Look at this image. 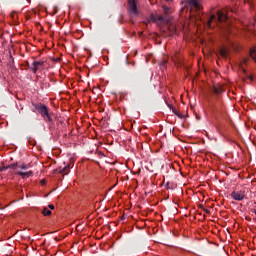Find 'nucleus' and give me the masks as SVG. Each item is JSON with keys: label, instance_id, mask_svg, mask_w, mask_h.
Wrapping results in <instances>:
<instances>
[{"label": "nucleus", "instance_id": "obj_28", "mask_svg": "<svg viewBox=\"0 0 256 256\" xmlns=\"http://www.w3.org/2000/svg\"><path fill=\"white\" fill-rule=\"evenodd\" d=\"M243 73H246V70H245V69H243Z\"/></svg>", "mask_w": 256, "mask_h": 256}, {"label": "nucleus", "instance_id": "obj_19", "mask_svg": "<svg viewBox=\"0 0 256 256\" xmlns=\"http://www.w3.org/2000/svg\"><path fill=\"white\" fill-rule=\"evenodd\" d=\"M7 170H8L7 166H0V173L4 172V171H7Z\"/></svg>", "mask_w": 256, "mask_h": 256}, {"label": "nucleus", "instance_id": "obj_3", "mask_svg": "<svg viewBox=\"0 0 256 256\" xmlns=\"http://www.w3.org/2000/svg\"><path fill=\"white\" fill-rule=\"evenodd\" d=\"M228 11L229 10L227 8L218 11L217 12V20L216 21L220 22V23L225 22L228 19V17H229Z\"/></svg>", "mask_w": 256, "mask_h": 256}, {"label": "nucleus", "instance_id": "obj_5", "mask_svg": "<svg viewBox=\"0 0 256 256\" xmlns=\"http://www.w3.org/2000/svg\"><path fill=\"white\" fill-rule=\"evenodd\" d=\"M44 65H45L44 61H34L30 69L31 71H33V73H37V71H39L41 67H44Z\"/></svg>", "mask_w": 256, "mask_h": 256}, {"label": "nucleus", "instance_id": "obj_13", "mask_svg": "<svg viewBox=\"0 0 256 256\" xmlns=\"http://www.w3.org/2000/svg\"><path fill=\"white\" fill-rule=\"evenodd\" d=\"M162 9H163L164 14H166V15L171 14V9H170L169 7H167V6L164 5V6L162 7Z\"/></svg>", "mask_w": 256, "mask_h": 256}, {"label": "nucleus", "instance_id": "obj_4", "mask_svg": "<svg viewBox=\"0 0 256 256\" xmlns=\"http://www.w3.org/2000/svg\"><path fill=\"white\" fill-rule=\"evenodd\" d=\"M231 198L234 200V201H238V202H241L244 200L245 198V191L243 190H239V191H233L231 194H230Z\"/></svg>", "mask_w": 256, "mask_h": 256}, {"label": "nucleus", "instance_id": "obj_16", "mask_svg": "<svg viewBox=\"0 0 256 256\" xmlns=\"http://www.w3.org/2000/svg\"><path fill=\"white\" fill-rule=\"evenodd\" d=\"M215 19H216V16L215 15H211V17L208 20L209 27H211V22H213Z\"/></svg>", "mask_w": 256, "mask_h": 256}, {"label": "nucleus", "instance_id": "obj_23", "mask_svg": "<svg viewBox=\"0 0 256 256\" xmlns=\"http://www.w3.org/2000/svg\"><path fill=\"white\" fill-rule=\"evenodd\" d=\"M162 65H167V60H163Z\"/></svg>", "mask_w": 256, "mask_h": 256}, {"label": "nucleus", "instance_id": "obj_2", "mask_svg": "<svg viewBox=\"0 0 256 256\" xmlns=\"http://www.w3.org/2000/svg\"><path fill=\"white\" fill-rule=\"evenodd\" d=\"M128 10L130 14L139 15L137 0H128Z\"/></svg>", "mask_w": 256, "mask_h": 256}, {"label": "nucleus", "instance_id": "obj_14", "mask_svg": "<svg viewBox=\"0 0 256 256\" xmlns=\"http://www.w3.org/2000/svg\"><path fill=\"white\" fill-rule=\"evenodd\" d=\"M18 168L21 169V170H28L29 166L26 165V164H21V165H18Z\"/></svg>", "mask_w": 256, "mask_h": 256}, {"label": "nucleus", "instance_id": "obj_22", "mask_svg": "<svg viewBox=\"0 0 256 256\" xmlns=\"http://www.w3.org/2000/svg\"><path fill=\"white\" fill-rule=\"evenodd\" d=\"M203 211H204L206 214H210V211H209L208 209L203 208Z\"/></svg>", "mask_w": 256, "mask_h": 256}, {"label": "nucleus", "instance_id": "obj_21", "mask_svg": "<svg viewBox=\"0 0 256 256\" xmlns=\"http://www.w3.org/2000/svg\"><path fill=\"white\" fill-rule=\"evenodd\" d=\"M48 208H49L50 210H55V206H54L53 204H49V205H48Z\"/></svg>", "mask_w": 256, "mask_h": 256}, {"label": "nucleus", "instance_id": "obj_29", "mask_svg": "<svg viewBox=\"0 0 256 256\" xmlns=\"http://www.w3.org/2000/svg\"><path fill=\"white\" fill-rule=\"evenodd\" d=\"M166 1L170 2V1H173V0H166Z\"/></svg>", "mask_w": 256, "mask_h": 256}, {"label": "nucleus", "instance_id": "obj_10", "mask_svg": "<svg viewBox=\"0 0 256 256\" xmlns=\"http://www.w3.org/2000/svg\"><path fill=\"white\" fill-rule=\"evenodd\" d=\"M250 57L255 61L256 63V49L255 48H251L250 52H249Z\"/></svg>", "mask_w": 256, "mask_h": 256}, {"label": "nucleus", "instance_id": "obj_7", "mask_svg": "<svg viewBox=\"0 0 256 256\" xmlns=\"http://www.w3.org/2000/svg\"><path fill=\"white\" fill-rule=\"evenodd\" d=\"M16 175L22 177V179H26V178L31 177L33 175V172L32 171H28V172L17 171Z\"/></svg>", "mask_w": 256, "mask_h": 256}, {"label": "nucleus", "instance_id": "obj_12", "mask_svg": "<svg viewBox=\"0 0 256 256\" xmlns=\"http://www.w3.org/2000/svg\"><path fill=\"white\" fill-rule=\"evenodd\" d=\"M219 53H220L221 57H223V58L227 57V55H228V51L225 48H221Z\"/></svg>", "mask_w": 256, "mask_h": 256}, {"label": "nucleus", "instance_id": "obj_27", "mask_svg": "<svg viewBox=\"0 0 256 256\" xmlns=\"http://www.w3.org/2000/svg\"><path fill=\"white\" fill-rule=\"evenodd\" d=\"M46 182H45V180H42V184H45Z\"/></svg>", "mask_w": 256, "mask_h": 256}, {"label": "nucleus", "instance_id": "obj_17", "mask_svg": "<svg viewBox=\"0 0 256 256\" xmlns=\"http://www.w3.org/2000/svg\"><path fill=\"white\" fill-rule=\"evenodd\" d=\"M17 167H19L18 164H11L9 166H6V168H8V169H16Z\"/></svg>", "mask_w": 256, "mask_h": 256}, {"label": "nucleus", "instance_id": "obj_26", "mask_svg": "<svg viewBox=\"0 0 256 256\" xmlns=\"http://www.w3.org/2000/svg\"><path fill=\"white\" fill-rule=\"evenodd\" d=\"M253 213L256 215V209L253 210Z\"/></svg>", "mask_w": 256, "mask_h": 256}, {"label": "nucleus", "instance_id": "obj_20", "mask_svg": "<svg viewBox=\"0 0 256 256\" xmlns=\"http://www.w3.org/2000/svg\"><path fill=\"white\" fill-rule=\"evenodd\" d=\"M214 93H216V95H219L221 93V89L220 88H214Z\"/></svg>", "mask_w": 256, "mask_h": 256}, {"label": "nucleus", "instance_id": "obj_1", "mask_svg": "<svg viewBox=\"0 0 256 256\" xmlns=\"http://www.w3.org/2000/svg\"><path fill=\"white\" fill-rule=\"evenodd\" d=\"M32 106L34 108L32 110L33 113H39L40 116L44 119V121H46L48 123L53 122V119L49 113V107L47 105H44L42 103H38V104L32 103Z\"/></svg>", "mask_w": 256, "mask_h": 256}, {"label": "nucleus", "instance_id": "obj_24", "mask_svg": "<svg viewBox=\"0 0 256 256\" xmlns=\"http://www.w3.org/2000/svg\"><path fill=\"white\" fill-rule=\"evenodd\" d=\"M248 79H250V81H253V76H248Z\"/></svg>", "mask_w": 256, "mask_h": 256}, {"label": "nucleus", "instance_id": "obj_15", "mask_svg": "<svg viewBox=\"0 0 256 256\" xmlns=\"http://www.w3.org/2000/svg\"><path fill=\"white\" fill-rule=\"evenodd\" d=\"M157 21L165 22V17H163L162 15H158V16H156V22Z\"/></svg>", "mask_w": 256, "mask_h": 256}, {"label": "nucleus", "instance_id": "obj_11", "mask_svg": "<svg viewBox=\"0 0 256 256\" xmlns=\"http://www.w3.org/2000/svg\"><path fill=\"white\" fill-rule=\"evenodd\" d=\"M168 107L170 108V110H172L173 114L178 116L179 118H181V114H179V112L177 111V109L173 108V105L168 104Z\"/></svg>", "mask_w": 256, "mask_h": 256}, {"label": "nucleus", "instance_id": "obj_8", "mask_svg": "<svg viewBox=\"0 0 256 256\" xmlns=\"http://www.w3.org/2000/svg\"><path fill=\"white\" fill-rule=\"evenodd\" d=\"M188 4L194 7L196 10H201V4H199V0H188Z\"/></svg>", "mask_w": 256, "mask_h": 256}, {"label": "nucleus", "instance_id": "obj_25", "mask_svg": "<svg viewBox=\"0 0 256 256\" xmlns=\"http://www.w3.org/2000/svg\"><path fill=\"white\" fill-rule=\"evenodd\" d=\"M200 209H202V210H203V209H205V207H204L203 205H200Z\"/></svg>", "mask_w": 256, "mask_h": 256}, {"label": "nucleus", "instance_id": "obj_30", "mask_svg": "<svg viewBox=\"0 0 256 256\" xmlns=\"http://www.w3.org/2000/svg\"><path fill=\"white\" fill-rule=\"evenodd\" d=\"M248 3L251 5V2H250V1H248Z\"/></svg>", "mask_w": 256, "mask_h": 256}, {"label": "nucleus", "instance_id": "obj_9", "mask_svg": "<svg viewBox=\"0 0 256 256\" xmlns=\"http://www.w3.org/2000/svg\"><path fill=\"white\" fill-rule=\"evenodd\" d=\"M41 214L45 217H49L52 215V211L49 210L47 207H44L41 211Z\"/></svg>", "mask_w": 256, "mask_h": 256}, {"label": "nucleus", "instance_id": "obj_6", "mask_svg": "<svg viewBox=\"0 0 256 256\" xmlns=\"http://www.w3.org/2000/svg\"><path fill=\"white\" fill-rule=\"evenodd\" d=\"M71 167V163H67L61 170H59V174L68 175Z\"/></svg>", "mask_w": 256, "mask_h": 256}, {"label": "nucleus", "instance_id": "obj_18", "mask_svg": "<svg viewBox=\"0 0 256 256\" xmlns=\"http://www.w3.org/2000/svg\"><path fill=\"white\" fill-rule=\"evenodd\" d=\"M150 21L157 22V16L150 14Z\"/></svg>", "mask_w": 256, "mask_h": 256}]
</instances>
